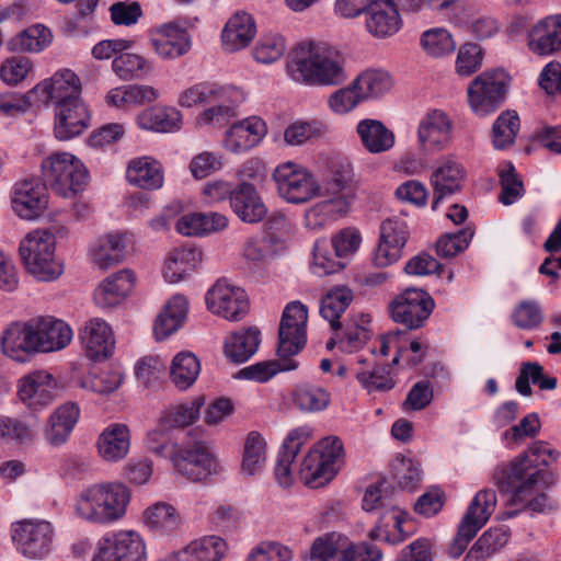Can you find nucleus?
Instances as JSON below:
<instances>
[{
	"instance_id": "30",
	"label": "nucleus",
	"mask_w": 561,
	"mask_h": 561,
	"mask_svg": "<svg viewBox=\"0 0 561 561\" xmlns=\"http://www.w3.org/2000/svg\"><path fill=\"white\" fill-rule=\"evenodd\" d=\"M156 53L164 59H174L191 49V37L176 22L160 26L158 36L151 41Z\"/></svg>"
},
{
	"instance_id": "33",
	"label": "nucleus",
	"mask_w": 561,
	"mask_h": 561,
	"mask_svg": "<svg viewBox=\"0 0 561 561\" xmlns=\"http://www.w3.org/2000/svg\"><path fill=\"white\" fill-rule=\"evenodd\" d=\"M353 170L350 163H332L323 175L321 182H317V196L345 197L348 204L353 198L351 183Z\"/></svg>"
},
{
	"instance_id": "52",
	"label": "nucleus",
	"mask_w": 561,
	"mask_h": 561,
	"mask_svg": "<svg viewBox=\"0 0 561 561\" xmlns=\"http://www.w3.org/2000/svg\"><path fill=\"white\" fill-rule=\"evenodd\" d=\"M519 130V117L515 111H505L492 126V144L495 149L511 147Z\"/></svg>"
},
{
	"instance_id": "62",
	"label": "nucleus",
	"mask_w": 561,
	"mask_h": 561,
	"mask_svg": "<svg viewBox=\"0 0 561 561\" xmlns=\"http://www.w3.org/2000/svg\"><path fill=\"white\" fill-rule=\"evenodd\" d=\"M499 176L502 188L499 201L502 204L511 205L524 195L525 190L523 181L517 175L512 163H508L505 169H501Z\"/></svg>"
},
{
	"instance_id": "57",
	"label": "nucleus",
	"mask_w": 561,
	"mask_h": 561,
	"mask_svg": "<svg viewBox=\"0 0 561 561\" xmlns=\"http://www.w3.org/2000/svg\"><path fill=\"white\" fill-rule=\"evenodd\" d=\"M240 99V93L231 102H217L197 116V124L199 126H214L222 127L236 116V104Z\"/></svg>"
},
{
	"instance_id": "49",
	"label": "nucleus",
	"mask_w": 561,
	"mask_h": 561,
	"mask_svg": "<svg viewBox=\"0 0 561 561\" xmlns=\"http://www.w3.org/2000/svg\"><path fill=\"white\" fill-rule=\"evenodd\" d=\"M508 541V531L504 527H494L484 531L473 543L463 561H486Z\"/></svg>"
},
{
	"instance_id": "1",
	"label": "nucleus",
	"mask_w": 561,
	"mask_h": 561,
	"mask_svg": "<svg viewBox=\"0 0 561 561\" xmlns=\"http://www.w3.org/2000/svg\"><path fill=\"white\" fill-rule=\"evenodd\" d=\"M287 70L295 81L308 85H340L347 79L343 55L324 43L298 44L288 56Z\"/></svg>"
},
{
	"instance_id": "21",
	"label": "nucleus",
	"mask_w": 561,
	"mask_h": 561,
	"mask_svg": "<svg viewBox=\"0 0 561 561\" xmlns=\"http://www.w3.org/2000/svg\"><path fill=\"white\" fill-rule=\"evenodd\" d=\"M451 128V121L446 113L439 110L428 112L417 129L420 149L424 152L442 151L450 142Z\"/></svg>"
},
{
	"instance_id": "14",
	"label": "nucleus",
	"mask_w": 561,
	"mask_h": 561,
	"mask_svg": "<svg viewBox=\"0 0 561 561\" xmlns=\"http://www.w3.org/2000/svg\"><path fill=\"white\" fill-rule=\"evenodd\" d=\"M171 461L179 473L193 482L206 479L216 469L215 458L203 442L183 448L178 446Z\"/></svg>"
},
{
	"instance_id": "16",
	"label": "nucleus",
	"mask_w": 561,
	"mask_h": 561,
	"mask_svg": "<svg viewBox=\"0 0 561 561\" xmlns=\"http://www.w3.org/2000/svg\"><path fill=\"white\" fill-rule=\"evenodd\" d=\"M80 78L69 69L57 71L51 78L45 79L33 88L37 106L49 103L68 102L71 99H81Z\"/></svg>"
},
{
	"instance_id": "43",
	"label": "nucleus",
	"mask_w": 561,
	"mask_h": 561,
	"mask_svg": "<svg viewBox=\"0 0 561 561\" xmlns=\"http://www.w3.org/2000/svg\"><path fill=\"white\" fill-rule=\"evenodd\" d=\"M127 180L130 184L145 190H156L161 187L163 175L160 164L148 157H142L130 161L127 172Z\"/></svg>"
},
{
	"instance_id": "31",
	"label": "nucleus",
	"mask_w": 561,
	"mask_h": 561,
	"mask_svg": "<svg viewBox=\"0 0 561 561\" xmlns=\"http://www.w3.org/2000/svg\"><path fill=\"white\" fill-rule=\"evenodd\" d=\"M134 285L135 274L130 270H122L99 285L94 293V300L102 308L115 307L127 297Z\"/></svg>"
},
{
	"instance_id": "61",
	"label": "nucleus",
	"mask_w": 561,
	"mask_h": 561,
	"mask_svg": "<svg viewBox=\"0 0 561 561\" xmlns=\"http://www.w3.org/2000/svg\"><path fill=\"white\" fill-rule=\"evenodd\" d=\"M339 257L330 253V244L325 240H319L313 247V272L318 275H330L345 267Z\"/></svg>"
},
{
	"instance_id": "29",
	"label": "nucleus",
	"mask_w": 561,
	"mask_h": 561,
	"mask_svg": "<svg viewBox=\"0 0 561 561\" xmlns=\"http://www.w3.org/2000/svg\"><path fill=\"white\" fill-rule=\"evenodd\" d=\"M266 134V125L259 117H250L233 124L226 133L225 147L240 153L255 147Z\"/></svg>"
},
{
	"instance_id": "10",
	"label": "nucleus",
	"mask_w": 561,
	"mask_h": 561,
	"mask_svg": "<svg viewBox=\"0 0 561 561\" xmlns=\"http://www.w3.org/2000/svg\"><path fill=\"white\" fill-rule=\"evenodd\" d=\"M434 306L433 298L426 291L408 288L391 301L389 310L394 322L415 330L424 325Z\"/></svg>"
},
{
	"instance_id": "48",
	"label": "nucleus",
	"mask_w": 561,
	"mask_h": 561,
	"mask_svg": "<svg viewBox=\"0 0 561 561\" xmlns=\"http://www.w3.org/2000/svg\"><path fill=\"white\" fill-rule=\"evenodd\" d=\"M146 525L152 530L165 535L178 530L182 519L176 508L169 503L158 502L144 512Z\"/></svg>"
},
{
	"instance_id": "35",
	"label": "nucleus",
	"mask_w": 561,
	"mask_h": 561,
	"mask_svg": "<svg viewBox=\"0 0 561 561\" xmlns=\"http://www.w3.org/2000/svg\"><path fill=\"white\" fill-rule=\"evenodd\" d=\"M130 448V433L125 424H112L106 427L98 439L100 456L110 462L123 459Z\"/></svg>"
},
{
	"instance_id": "12",
	"label": "nucleus",
	"mask_w": 561,
	"mask_h": 561,
	"mask_svg": "<svg viewBox=\"0 0 561 561\" xmlns=\"http://www.w3.org/2000/svg\"><path fill=\"white\" fill-rule=\"evenodd\" d=\"M146 545L134 530H121L99 541V549L92 561H145Z\"/></svg>"
},
{
	"instance_id": "63",
	"label": "nucleus",
	"mask_w": 561,
	"mask_h": 561,
	"mask_svg": "<svg viewBox=\"0 0 561 561\" xmlns=\"http://www.w3.org/2000/svg\"><path fill=\"white\" fill-rule=\"evenodd\" d=\"M514 324L523 330L538 328L543 314L539 304L535 300H524L519 302L512 313Z\"/></svg>"
},
{
	"instance_id": "51",
	"label": "nucleus",
	"mask_w": 561,
	"mask_h": 561,
	"mask_svg": "<svg viewBox=\"0 0 561 561\" xmlns=\"http://www.w3.org/2000/svg\"><path fill=\"white\" fill-rule=\"evenodd\" d=\"M201 373L198 358L190 352H181L172 360L170 377L181 390L190 388Z\"/></svg>"
},
{
	"instance_id": "41",
	"label": "nucleus",
	"mask_w": 561,
	"mask_h": 561,
	"mask_svg": "<svg viewBox=\"0 0 561 561\" xmlns=\"http://www.w3.org/2000/svg\"><path fill=\"white\" fill-rule=\"evenodd\" d=\"M291 402L302 413H317L330 405L331 393L321 386L301 383L293 390Z\"/></svg>"
},
{
	"instance_id": "23",
	"label": "nucleus",
	"mask_w": 561,
	"mask_h": 561,
	"mask_svg": "<svg viewBox=\"0 0 561 561\" xmlns=\"http://www.w3.org/2000/svg\"><path fill=\"white\" fill-rule=\"evenodd\" d=\"M85 355L93 362L104 360L112 356L115 340L111 327L102 319L89 320L80 332Z\"/></svg>"
},
{
	"instance_id": "58",
	"label": "nucleus",
	"mask_w": 561,
	"mask_h": 561,
	"mask_svg": "<svg viewBox=\"0 0 561 561\" xmlns=\"http://www.w3.org/2000/svg\"><path fill=\"white\" fill-rule=\"evenodd\" d=\"M265 461V442L260 433H249L244 443L242 469L250 476L261 468Z\"/></svg>"
},
{
	"instance_id": "39",
	"label": "nucleus",
	"mask_w": 561,
	"mask_h": 561,
	"mask_svg": "<svg viewBox=\"0 0 561 561\" xmlns=\"http://www.w3.org/2000/svg\"><path fill=\"white\" fill-rule=\"evenodd\" d=\"M204 403L205 398L197 397L188 402L168 407L159 419L160 427L171 431L193 424L198 419Z\"/></svg>"
},
{
	"instance_id": "45",
	"label": "nucleus",
	"mask_w": 561,
	"mask_h": 561,
	"mask_svg": "<svg viewBox=\"0 0 561 561\" xmlns=\"http://www.w3.org/2000/svg\"><path fill=\"white\" fill-rule=\"evenodd\" d=\"M293 356H278L277 360H263L240 369L236 378L255 382H267L279 371L295 370L298 362Z\"/></svg>"
},
{
	"instance_id": "24",
	"label": "nucleus",
	"mask_w": 561,
	"mask_h": 561,
	"mask_svg": "<svg viewBox=\"0 0 561 561\" xmlns=\"http://www.w3.org/2000/svg\"><path fill=\"white\" fill-rule=\"evenodd\" d=\"M230 207L245 224H257L267 215V207L252 183L241 182L233 186Z\"/></svg>"
},
{
	"instance_id": "7",
	"label": "nucleus",
	"mask_w": 561,
	"mask_h": 561,
	"mask_svg": "<svg viewBox=\"0 0 561 561\" xmlns=\"http://www.w3.org/2000/svg\"><path fill=\"white\" fill-rule=\"evenodd\" d=\"M279 197L290 204H304L317 197V181L304 167L285 162L272 174Z\"/></svg>"
},
{
	"instance_id": "55",
	"label": "nucleus",
	"mask_w": 561,
	"mask_h": 561,
	"mask_svg": "<svg viewBox=\"0 0 561 561\" xmlns=\"http://www.w3.org/2000/svg\"><path fill=\"white\" fill-rule=\"evenodd\" d=\"M35 436L34 430L16 417L0 415V440L4 443L28 444Z\"/></svg>"
},
{
	"instance_id": "6",
	"label": "nucleus",
	"mask_w": 561,
	"mask_h": 561,
	"mask_svg": "<svg viewBox=\"0 0 561 561\" xmlns=\"http://www.w3.org/2000/svg\"><path fill=\"white\" fill-rule=\"evenodd\" d=\"M496 503L494 490L484 489L474 495L458 526L456 537L449 545L448 554L450 557L458 558L463 553L468 543L495 511Z\"/></svg>"
},
{
	"instance_id": "20",
	"label": "nucleus",
	"mask_w": 561,
	"mask_h": 561,
	"mask_svg": "<svg viewBox=\"0 0 561 561\" xmlns=\"http://www.w3.org/2000/svg\"><path fill=\"white\" fill-rule=\"evenodd\" d=\"M408 238L405 220L398 217L383 220L380 226V242L375 254V264L385 267L397 262L402 255Z\"/></svg>"
},
{
	"instance_id": "9",
	"label": "nucleus",
	"mask_w": 561,
	"mask_h": 561,
	"mask_svg": "<svg viewBox=\"0 0 561 561\" xmlns=\"http://www.w3.org/2000/svg\"><path fill=\"white\" fill-rule=\"evenodd\" d=\"M308 308L300 301L285 307L278 329L277 356H295L305 347Z\"/></svg>"
},
{
	"instance_id": "11",
	"label": "nucleus",
	"mask_w": 561,
	"mask_h": 561,
	"mask_svg": "<svg viewBox=\"0 0 561 561\" xmlns=\"http://www.w3.org/2000/svg\"><path fill=\"white\" fill-rule=\"evenodd\" d=\"M53 527L45 520H22L12 526V540L19 551L32 559H42L50 550Z\"/></svg>"
},
{
	"instance_id": "19",
	"label": "nucleus",
	"mask_w": 561,
	"mask_h": 561,
	"mask_svg": "<svg viewBox=\"0 0 561 561\" xmlns=\"http://www.w3.org/2000/svg\"><path fill=\"white\" fill-rule=\"evenodd\" d=\"M18 396L32 410H41L57 397V383L45 370L32 371L19 380Z\"/></svg>"
},
{
	"instance_id": "53",
	"label": "nucleus",
	"mask_w": 561,
	"mask_h": 561,
	"mask_svg": "<svg viewBox=\"0 0 561 561\" xmlns=\"http://www.w3.org/2000/svg\"><path fill=\"white\" fill-rule=\"evenodd\" d=\"M355 87L360 92L363 99L380 95L389 91L392 87V80L387 71L371 69L362 72L355 80Z\"/></svg>"
},
{
	"instance_id": "40",
	"label": "nucleus",
	"mask_w": 561,
	"mask_h": 561,
	"mask_svg": "<svg viewBox=\"0 0 561 561\" xmlns=\"http://www.w3.org/2000/svg\"><path fill=\"white\" fill-rule=\"evenodd\" d=\"M187 309L185 297H172L154 322L153 332L157 340H163L175 332L185 320Z\"/></svg>"
},
{
	"instance_id": "2",
	"label": "nucleus",
	"mask_w": 561,
	"mask_h": 561,
	"mask_svg": "<svg viewBox=\"0 0 561 561\" xmlns=\"http://www.w3.org/2000/svg\"><path fill=\"white\" fill-rule=\"evenodd\" d=\"M540 466H548V461L536 459L527 448L507 466H497L492 480L501 492L512 493L511 501L513 503H522L534 494L539 482L546 488L556 484L557 473L543 470Z\"/></svg>"
},
{
	"instance_id": "47",
	"label": "nucleus",
	"mask_w": 561,
	"mask_h": 561,
	"mask_svg": "<svg viewBox=\"0 0 561 561\" xmlns=\"http://www.w3.org/2000/svg\"><path fill=\"white\" fill-rule=\"evenodd\" d=\"M348 210L347 196L333 197L313 205L305 216L306 225L310 229H320L330 221L344 216Z\"/></svg>"
},
{
	"instance_id": "50",
	"label": "nucleus",
	"mask_w": 561,
	"mask_h": 561,
	"mask_svg": "<svg viewBox=\"0 0 561 561\" xmlns=\"http://www.w3.org/2000/svg\"><path fill=\"white\" fill-rule=\"evenodd\" d=\"M352 300L353 293L347 287L333 288L321 299L320 313L333 330L341 328L340 318Z\"/></svg>"
},
{
	"instance_id": "42",
	"label": "nucleus",
	"mask_w": 561,
	"mask_h": 561,
	"mask_svg": "<svg viewBox=\"0 0 561 561\" xmlns=\"http://www.w3.org/2000/svg\"><path fill=\"white\" fill-rule=\"evenodd\" d=\"M201 261V252L194 248L174 249L168 256L163 270L164 279L171 284L182 280Z\"/></svg>"
},
{
	"instance_id": "5",
	"label": "nucleus",
	"mask_w": 561,
	"mask_h": 561,
	"mask_svg": "<svg viewBox=\"0 0 561 561\" xmlns=\"http://www.w3.org/2000/svg\"><path fill=\"white\" fill-rule=\"evenodd\" d=\"M44 182L58 195L70 197L82 192L89 172L80 159L69 152H55L41 164Z\"/></svg>"
},
{
	"instance_id": "60",
	"label": "nucleus",
	"mask_w": 561,
	"mask_h": 561,
	"mask_svg": "<svg viewBox=\"0 0 561 561\" xmlns=\"http://www.w3.org/2000/svg\"><path fill=\"white\" fill-rule=\"evenodd\" d=\"M112 68L123 80L139 78L149 70L144 57L128 53L116 56L112 62Z\"/></svg>"
},
{
	"instance_id": "34",
	"label": "nucleus",
	"mask_w": 561,
	"mask_h": 561,
	"mask_svg": "<svg viewBox=\"0 0 561 561\" xmlns=\"http://www.w3.org/2000/svg\"><path fill=\"white\" fill-rule=\"evenodd\" d=\"M256 33L255 22L251 14L237 12L226 23L221 39L228 51H236L247 47Z\"/></svg>"
},
{
	"instance_id": "36",
	"label": "nucleus",
	"mask_w": 561,
	"mask_h": 561,
	"mask_svg": "<svg viewBox=\"0 0 561 561\" xmlns=\"http://www.w3.org/2000/svg\"><path fill=\"white\" fill-rule=\"evenodd\" d=\"M228 551L226 541L217 536L204 537L179 551L173 561H221Z\"/></svg>"
},
{
	"instance_id": "37",
	"label": "nucleus",
	"mask_w": 561,
	"mask_h": 561,
	"mask_svg": "<svg viewBox=\"0 0 561 561\" xmlns=\"http://www.w3.org/2000/svg\"><path fill=\"white\" fill-rule=\"evenodd\" d=\"M356 131L364 148L370 153H381L394 145V134L377 119H363L357 124Z\"/></svg>"
},
{
	"instance_id": "8",
	"label": "nucleus",
	"mask_w": 561,
	"mask_h": 561,
	"mask_svg": "<svg viewBox=\"0 0 561 561\" xmlns=\"http://www.w3.org/2000/svg\"><path fill=\"white\" fill-rule=\"evenodd\" d=\"M506 92L507 83L503 71H484L468 88L469 105L478 116H486L504 102Z\"/></svg>"
},
{
	"instance_id": "27",
	"label": "nucleus",
	"mask_w": 561,
	"mask_h": 561,
	"mask_svg": "<svg viewBox=\"0 0 561 561\" xmlns=\"http://www.w3.org/2000/svg\"><path fill=\"white\" fill-rule=\"evenodd\" d=\"M366 28L375 37L386 38L396 34L401 25L400 13L387 0H373L366 12Z\"/></svg>"
},
{
	"instance_id": "56",
	"label": "nucleus",
	"mask_w": 561,
	"mask_h": 561,
	"mask_svg": "<svg viewBox=\"0 0 561 561\" xmlns=\"http://www.w3.org/2000/svg\"><path fill=\"white\" fill-rule=\"evenodd\" d=\"M50 42L48 28L36 25L26 28L16 35L11 42L12 49L22 51H39Z\"/></svg>"
},
{
	"instance_id": "22",
	"label": "nucleus",
	"mask_w": 561,
	"mask_h": 561,
	"mask_svg": "<svg viewBox=\"0 0 561 561\" xmlns=\"http://www.w3.org/2000/svg\"><path fill=\"white\" fill-rule=\"evenodd\" d=\"M465 178V167L454 158L445 157L431 175L433 186L432 208L436 209L438 203L445 197L460 192Z\"/></svg>"
},
{
	"instance_id": "26",
	"label": "nucleus",
	"mask_w": 561,
	"mask_h": 561,
	"mask_svg": "<svg viewBox=\"0 0 561 561\" xmlns=\"http://www.w3.org/2000/svg\"><path fill=\"white\" fill-rule=\"evenodd\" d=\"M38 352L47 353L66 347L72 339V330L62 320L50 316L33 318Z\"/></svg>"
},
{
	"instance_id": "64",
	"label": "nucleus",
	"mask_w": 561,
	"mask_h": 561,
	"mask_svg": "<svg viewBox=\"0 0 561 561\" xmlns=\"http://www.w3.org/2000/svg\"><path fill=\"white\" fill-rule=\"evenodd\" d=\"M291 550L276 541H262L248 554L245 561H290Z\"/></svg>"
},
{
	"instance_id": "46",
	"label": "nucleus",
	"mask_w": 561,
	"mask_h": 561,
	"mask_svg": "<svg viewBox=\"0 0 561 561\" xmlns=\"http://www.w3.org/2000/svg\"><path fill=\"white\" fill-rule=\"evenodd\" d=\"M260 331L248 328L233 333L225 343V354L234 363H243L255 354L260 345Z\"/></svg>"
},
{
	"instance_id": "59",
	"label": "nucleus",
	"mask_w": 561,
	"mask_h": 561,
	"mask_svg": "<svg viewBox=\"0 0 561 561\" xmlns=\"http://www.w3.org/2000/svg\"><path fill=\"white\" fill-rule=\"evenodd\" d=\"M473 237L471 228H463L455 233H446L436 242V252L439 256L450 259L462 252Z\"/></svg>"
},
{
	"instance_id": "4",
	"label": "nucleus",
	"mask_w": 561,
	"mask_h": 561,
	"mask_svg": "<svg viewBox=\"0 0 561 561\" xmlns=\"http://www.w3.org/2000/svg\"><path fill=\"white\" fill-rule=\"evenodd\" d=\"M56 237L51 230L36 229L20 243V255L27 270L39 282H51L64 273V264L55 255Z\"/></svg>"
},
{
	"instance_id": "44",
	"label": "nucleus",
	"mask_w": 561,
	"mask_h": 561,
	"mask_svg": "<svg viewBox=\"0 0 561 561\" xmlns=\"http://www.w3.org/2000/svg\"><path fill=\"white\" fill-rule=\"evenodd\" d=\"M137 122L142 129L170 133L180 128L182 114L174 107H152L142 111Z\"/></svg>"
},
{
	"instance_id": "54",
	"label": "nucleus",
	"mask_w": 561,
	"mask_h": 561,
	"mask_svg": "<svg viewBox=\"0 0 561 561\" xmlns=\"http://www.w3.org/2000/svg\"><path fill=\"white\" fill-rule=\"evenodd\" d=\"M421 45L427 55L439 58L453 54L457 44L447 30L437 27L422 34Z\"/></svg>"
},
{
	"instance_id": "32",
	"label": "nucleus",
	"mask_w": 561,
	"mask_h": 561,
	"mask_svg": "<svg viewBox=\"0 0 561 561\" xmlns=\"http://www.w3.org/2000/svg\"><path fill=\"white\" fill-rule=\"evenodd\" d=\"M239 94L233 88L222 87L215 82H199L184 90L179 96L183 107L208 105L217 102H231Z\"/></svg>"
},
{
	"instance_id": "38",
	"label": "nucleus",
	"mask_w": 561,
	"mask_h": 561,
	"mask_svg": "<svg viewBox=\"0 0 561 561\" xmlns=\"http://www.w3.org/2000/svg\"><path fill=\"white\" fill-rule=\"evenodd\" d=\"M127 240L125 236L108 233L98 240L92 249L93 262L101 268L119 264L126 255Z\"/></svg>"
},
{
	"instance_id": "25",
	"label": "nucleus",
	"mask_w": 561,
	"mask_h": 561,
	"mask_svg": "<svg viewBox=\"0 0 561 561\" xmlns=\"http://www.w3.org/2000/svg\"><path fill=\"white\" fill-rule=\"evenodd\" d=\"M80 417V408L68 401L54 410L46 421L44 437L47 444L59 447L66 444Z\"/></svg>"
},
{
	"instance_id": "15",
	"label": "nucleus",
	"mask_w": 561,
	"mask_h": 561,
	"mask_svg": "<svg viewBox=\"0 0 561 561\" xmlns=\"http://www.w3.org/2000/svg\"><path fill=\"white\" fill-rule=\"evenodd\" d=\"M48 205L47 184L39 179L30 178L14 184L12 207L23 219L39 217Z\"/></svg>"
},
{
	"instance_id": "28",
	"label": "nucleus",
	"mask_w": 561,
	"mask_h": 561,
	"mask_svg": "<svg viewBox=\"0 0 561 561\" xmlns=\"http://www.w3.org/2000/svg\"><path fill=\"white\" fill-rule=\"evenodd\" d=\"M529 49L537 55H550L561 50V14L538 21L528 35Z\"/></svg>"
},
{
	"instance_id": "17",
	"label": "nucleus",
	"mask_w": 561,
	"mask_h": 561,
	"mask_svg": "<svg viewBox=\"0 0 561 561\" xmlns=\"http://www.w3.org/2000/svg\"><path fill=\"white\" fill-rule=\"evenodd\" d=\"M54 134L59 140L80 136L90 125V112L82 99H71L54 106Z\"/></svg>"
},
{
	"instance_id": "18",
	"label": "nucleus",
	"mask_w": 561,
	"mask_h": 561,
	"mask_svg": "<svg viewBox=\"0 0 561 561\" xmlns=\"http://www.w3.org/2000/svg\"><path fill=\"white\" fill-rule=\"evenodd\" d=\"M33 318L27 321L11 322L2 332V353L16 362H24L38 352Z\"/></svg>"
},
{
	"instance_id": "13",
	"label": "nucleus",
	"mask_w": 561,
	"mask_h": 561,
	"mask_svg": "<svg viewBox=\"0 0 561 561\" xmlns=\"http://www.w3.org/2000/svg\"><path fill=\"white\" fill-rule=\"evenodd\" d=\"M209 311L225 319L238 321L249 310L245 291L225 279H219L209 288L205 297Z\"/></svg>"
},
{
	"instance_id": "3",
	"label": "nucleus",
	"mask_w": 561,
	"mask_h": 561,
	"mask_svg": "<svg viewBox=\"0 0 561 561\" xmlns=\"http://www.w3.org/2000/svg\"><path fill=\"white\" fill-rule=\"evenodd\" d=\"M129 501L130 492L122 483L93 484L77 495L75 513L88 523L107 525L126 514Z\"/></svg>"
}]
</instances>
